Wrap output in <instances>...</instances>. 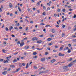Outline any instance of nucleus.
<instances>
[{
	"instance_id": "f257e3e1",
	"label": "nucleus",
	"mask_w": 76,
	"mask_h": 76,
	"mask_svg": "<svg viewBox=\"0 0 76 76\" xmlns=\"http://www.w3.org/2000/svg\"><path fill=\"white\" fill-rule=\"evenodd\" d=\"M32 40L33 41H37V40H38V38L37 37H34L32 38Z\"/></svg>"
},
{
	"instance_id": "f03ea898",
	"label": "nucleus",
	"mask_w": 76,
	"mask_h": 76,
	"mask_svg": "<svg viewBox=\"0 0 76 76\" xmlns=\"http://www.w3.org/2000/svg\"><path fill=\"white\" fill-rule=\"evenodd\" d=\"M23 45H25V43L24 42H21L20 44V47H22Z\"/></svg>"
},
{
	"instance_id": "7ed1b4c3",
	"label": "nucleus",
	"mask_w": 76,
	"mask_h": 76,
	"mask_svg": "<svg viewBox=\"0 0 76 76\" xmlns=\"http://www.w3.org/2000/svg\"><path fill=\"white\" fill-rule=\"evenodd\" d=\"M29 48V47L28 45L24 47V48L26 50L27 49H28Z\"/></svg>"
},
{
	"instance_id": "20e7f679",
	"label": "nucleus",
	"mask_w": 76,
	"mask_h": 76,
	"mask_svg": "<svg viewBox=\"0 0 76 76\" xmlns=\"http://www.w3.org/2000/svg\"><path fill=\"white\" fill-rule=\"evenodd\" d=\"M9 6H10V8H12V7H13V5H12V3H9Z\"/></svg>"
},
{
	"instance_id": "39448f33",
	"label": "nucleus",
	"mask_w": 76,
	"mask_h": 76,
	"mask_svg": "<svg viewBox=\"0 0 76 76\" xmlns=\"http://www.w3.org/2000/svg\"><path fill=\"white\" fill-rule=\"evenodd\" d=\"M45 60V58H43L41 59V61H44Z\"/></svg>"
},
{
	"instance_id": "423d86ee",
	"label": "nucleus",
	"mask_w": 76,
	"mask_h": 76,
	"mask_svg": "<svg viewBox=\"0 0 76 76\" xmlns=\"http://www.w3.org/2000/svg\"><path fill=\"white\" fill-rule=\"evenodd\" d=\"M46 73V72L45 71H42L41 72H39V74L40 75V74H41V73Z\"/></svg>"
},
{
	"instance_id": "0eeeda50",
	"label": "nucleus",
	"mask_w": 76,
	"mask_h": 76,
	"mask_svg": "<svg viewBox=\"0 0 76 76\" xmlns=\"http://www.w3.org/2000/svg\"><path fill=\"white\" fill-rule=\"evenodd\" d=\"M7 71H4L2 73V74L3 75H6V73H7Z\"/></svg>"
},
{
	"instance_id": "6e6552de",
	"label": "nucleus",
	"mask_w": 76,
	"mask_h": 76,
	"mask_svg": "<svg viewBox=\"0 0 76 76\" xmlns=\"http://www.w3.org/2000/svg\"><path fill=\"white\" fill-rule=\"evenodd\" d=\"M2 51L3 53H7V50H4V49H3L2 50Z\"/></svg>"
},
{
	"instance_id": "1a4fd4ad",
	"label": "nucleus",
	"mask_w": 76,
	"mask_h": 76,
	"mask_svg": "<svg viewBox=\"0 0 76 76\" xmlns=\"http://www.w3.org/2000/svg\"><path fill=\"white\" fill-rule=\"evenodd\" d=\"M63 68L64 69H67V68H68V66H64L63 67Z\"/></svg>"
},
{
	"instance_id": "9d476101",
	"label": "nucleus",
	"mask_w": 76,
	"mask_h": 76,
	"mask_svg": "<svg viewBox=\"0 0 76 76\" xmlns=\"http://www.w3.org/2000/svg\"><path fill=\"white\" fill-rule=\"evenodd\" d=\"M41 42H42V40H39L37 41V43L39 44V43H41Z\"/></svg>"
},
{
	"instance_id": "9b49d317",
	"label": "nucleus",
	"mask_w": 76,
	"mask_h": 76,
	"mask_svg": "<svg viewBox=\"0 0 76 76\" xmlns=\"http://www.w3.org/2000/svg\"><path fill=\"white\" fill-rule=\"evenodd\" d=\"M73 64H69L68 65V67H71L72 66H73Z\"/></svg>"
},
{
	"instance_id": "f8f14e48",
	"label": "nucleus",
	"mask_w": 76,
	"mask_h": 76,
	"mask_svg": "<svg viewBox=\"0 0 76 76\" xmlns=\"http://www.w3.org/2000/svg\"><path fill=\"white\" fill-rule=\"evenodd\" d=\"M56 61V60L55 59H53L50 61V62H51V63H54V62H55Z\"/></svg>"
},
{
	"instance_id": "ddd939ff",
	"label": "nucleus",
	"mask_w": 76,
	"mask_h": 76,
	"mask_svg": "<svg viewBox=\"0 0 76 76\" xmlns=\"http://www.w3.org/2000/svg\"><path fill=\"white\" fill-rule=\"evenodd\" d=\"M19 70H20V68H18L17 69L16 71L15 72H15H18V71Z\"/></svg>"
},
{
	"instance_id": "4468645a",
	"label": "nucleus",
	"mask_w": 76,
	"mask_h": 76,
	"mask_svg": "<svg viewBox=\"0 0 76 76\" xmlns=\"http://www.w3.org/2000/svg\"><path fill=\"white\" fill-rule=\"evenodd\" d=\"M10 67H12V68H14V67H15V66L13 65H10Z\"/></svg>"
},
{
	"instance_id": "2eb2a0df",
	"label": "nucleus",
	"mask_w": 76,
	"mask_h": 76,
	"mask_svg": "<svg viewBox=\"0 0 76 76\" xmlns=\"http://www.w3.org/2000/svg\"><path fill=\"white\" fill-rule=\"evenodd\" d=\"M63 47H63H61L60 48V49H59V51H61V50H63Z\"/></svg>"
},
{
	"instance_id": "dca6fc26",
	"label": "nucleus",
	"mask_w": 76,
	"mask_h": 76,
	"mask_svg": "<svg viewBox=\"0 0 76 76\" xmlns=\"http://www.w3.org/2000/svg\"><path fill=\"white\" fill-rule=\"evenodd\" d=\"M52 40V39L51 38H48V39L47 40L48 41H50L51 40Z\"/></svg>"
},
{
	"instance_id": "f3484780",
	"label": "nucleus",
	"mask_w": 76,
	"mask_h": 76,
	"mask_svg": "<svg viewBox=\"0 0 76 76\" xmlns=\"http://www.w3.org/2000/svg\"><path fill=\"white\" fill-rule=\"evenodd\" d=\"M37 50H39V51H40L41 50H42V49H43V48H42L41 49H39V48H37Z\"/></svg>"
},
{
	"instance_id": "a211bd4d",
	"label": "nucleus",
	"mask_w": 76,
	"mask_h": 76,
	"mask_svg": "<svg viewBox=\"0 0 76 76\" xmlns=\"http://www.w3.org/2000/svg\"><path fill=\"white\" fill-rule=\"evenodd\" d=\"M55 32H56V31L54 30V29H53V30L52 31V33H55Z\"/></svg>"
},
{
	"instance_id": "6ab92c4d",
	"label": "nucleus",
	"mask_w": 76,
	"mask_h": 76,
	"mask_svg": "<svg viewBox=\"0 0 76 76\" xmlns=\"http://www.w3.org/2000/svg\"><path fill=\"white\" fill-rule=\"evenodd\" d=\"M28 67H29V65H28V63L26 64V68L27 69V68H28Z\"/></svg>"
},
{
	"instance_id": "aec40b11",
	"label": "nucleus",
	"mask_w": 76,
	"mask_h": 76,
	"mask_svg": "<svg viewBox=\"0 0 76 76\" xmlns=\"http://www.w3.org/2000/svg\"><path fill=\"white\" fill-rule=\"evenodd\" d=\"M68 51H67L68 53H70V52H71V50L70 49H69L68 50Z\"/></svg>"
},
{
	"instance_id": "412c9836",
	"label": "nucleus",
	"mask_w": 76,
	"mask_h": 76,
	"mask_svg": "<svg viewBox=\"0 0 76 76\" xmlns=\"http://www.w3.org/2000/svg\"><path fill=\"white\" fill-rule=\"evenodd\" d=\"M72 60H73L72 58H70V59H68V61H72Z\"/></svg>"
},
{
	"instance_id": "4be33fe9",
	"label": "nucleus",
	"mask_w": 76,
	"mask_h": 76,
	"mask_svg": "<svg viewBox=\"0 0 76 76\" xmlns=\"http://www.w3.org/2000/svg\"><path fill=\"white\" fill-rule=\"evenodd\" d=\"M37 52H34L33 53V55H36V54H37Z\"/></svg>"
},
{
	"instance_id": "5701e85b",
	"label": "nucleus",
	"mask_w": 76,
	"mask_h": 76,
	"mask_svg": "<svg viewBox=\"0 0 76 76\" xmlns=\"http://www.w3.org/2000/svg\"><path fill=\"white\" fill-rule=\"evenodd\" d=\"M18 9L19 10V12H21V9L19 7H18Z\"/></svg>"
},
{
	"instance_id": "b1692460",
	"label": "nucleus",
	"mask_w": 76,
	"mask_h": 76,
	"mask_svg": "<svg viewBox=\"0 0 76 76\" xmlns=\"http://www.w3.org/2000/svg\"><path fill=\"white\" fill-rule=\"evenodd\" d=\"M5 30L6 31H9V29H8V28H7V27H6L5 28Z\"/></svg>"
},
{
	"instance_id": "393cba45",
	"label": "nucleus",
	"mask_w": 76,
	"mask_h": 76,
	"mask_svg": "<svg viewBox=\"0 0 76 76\" xmlns=\"http://www.w3.org/2000/svg\"><path fill=\"white\" fill-rule=\"evenodd\" d=\"M43 9H44V10H45L46 9V7H45V6H43Z\"/></svg>"
},
{
	"instance_id": "a878e982",
	"label": "nucleus",
	"mask_w": 76,
	"mask_h": 76,
	"mask_svg": "<svg viewBox=\"0 0 76 76\" xmlns=\"http://www.w3.org/2000/svg\"><path fill=\"white\" fill-rule=\"evenodd\" d=\"M17 62V60L16 59H15L14 61H13V63H15V62Z\"/></svg>"
},
{
	"instance_id": "bb28decb",
	"label": "nucleus",
	"mask_w": 76,
	"mask_h": 76,
	"mask_svg": "<svg viewBox=\"0 0 76 76\" xmlns=\"http://www.w3.org/2000/svg\"><path fill=\"white\" fill-rule=\"evenodd\" d=\"M34 69H38V68H37V66H34Z\"/></svg>"
},
{
	"instance_id": "cd10ccee",
	"label": "nucleus",
	"mask_w": 76,
	"mask_h": 76,
	"mask_svg": "<svg viewBox=\"0 0 76 76\" xmlns=\"http://www.w3.org/2000/svg\"><path fill=\"white\" fill-rule=\"evenodd\" d=\"M45 55H47V54H48V52H46L45 53Z\"/></svg>"
},
{
	"instance_id": "c85d7f7f",
	"label": "nucleus",
	"mask_w": 76,
	"mask_h": 76,
	"mask_svg": "<svg viewBox=\"0 0 76 76\" xmlns=\"http://www.w3.org/2000/svg\"><path fill=\"white\" fill-rule=\"evenodd\" d=\"M44 35H43V34L42 35H40L39 36V37H40V38H41V37H43Z\"/></svg>"
},
{
	"instance_id": "c756f323",
	"label": "nucleus",
	"mask_w": 76,
	"mask_h": 76,
	"mask_svg": "<svg viewBox=\"0 0 76 76\" xmlns=\"http://www.w3.org/2000/svg\"><path fill=\"white\" fill-rule=\"evenodd\" d=\"M50 37H51L53 38H54V35H50Z\"/></svg>"
},
{
	"instance_id": "7c9ffc66",
	"label": "nucleus",
	"mask_w": 76,
	"mask_h": 76,
	"mask_svg": "<svg viewBox=\"0 0 76 76\" xmlns=\"http://www.w3.org/2000/svg\"><path fill=\"white\" fill-rule=\"evenodd\" d=\"M53 45V43L52 42H51V43H49V44H48L49 45Z\"/></svg>"
},
{
	"instance_id": "2f4dec72",
	"label": "nucleus",
	"mask_w": 76,
	"mask_h": 76,
	"mask_svg": "<svg viewBox=\"0 0 76 76\" xmlns=\"http://www.w3.org/2000/svg\"><path fill=\"white\" fill-rule=\"evenodd\" d=\"M42 15L43 16H45V12H44L43 13Z\"/></svg>"
},
{
	"instance_id": "473e14b6",
	"label": "nucleus",
	"mask_w": 76,
	"mask_h": 76,
	"mask_svg": "<svg viewBox=\"0 0 76 76\" xmlns=\"http://www.w3.org/2000/svg\"><path fill=\"white\" fill-rule=\"evenodd\" d=\"M53 52H54V53H56V52H57V50H53Z\"/></svg>"
},
{
	"instance_id": "72a5a7b5",
	"label": "nucleus",
	"mask_w": 76,
	"mask_h": 76,
	"mask_svg": "<svg viewBox=\"0 0 76 76\" xmlns=\"http://www.w3.org/2000/svg\"><path fill=\"white\" fill-rule=\"evenodd\" d=\"M15 29H17V31L18 30V28L17 27H15L14 28Z\"/></svg>"
},
{
	"instance_id": "f704fd0d",
	"label": "nucleus",
	"mask_w": 76,
	"mask_h": 76,
	"mask_svg": "<svg viewBox=\"0 0 76 76\" xmlns=\"http://www.w3.org/2000/svg\"><path fill=\"white\" fill-rule=\"evenodd\" d=\"M37 58V56H33V58Z\"/></svg>"
},
{
	"instance_id": "c9c22d12",
	"label": "nucleus",
	"mask_w": 76,
	"mask_h": 76,
	"mask_svg": "<svg viewBox=\"0 0 76 76\" xmlns=\"http://www.w3.org/2000/svg\"><path fill=\"white\" fill-rule=\"evenodd\" d=\"M65 49H66V50H69V48H68V47H65Z\"/></svg>"
},
{
	"instance_id": "e433bc0d",
	"label": "nucleus",
	"mask_w": 76,
	"mask_h": 76,
	"mask_svg": "<svg viewBox=\"0 0 76 76\" xmlns=\"http://www.w3.org/2000/svg\"><path fill=\"white\" fill-rule=\"evenodd\" d=\"M58 56H59L60 57L61 56V53H59L58 54Z\"/></svg>"
},
{
	"instance_id": "4c0bfd02",
	"label": "nucleus",
	"mask_w": 76,
	"mask_h": 76,
	"mask_svg": "<svg viewBox=\"0 0 76 76\" xmlns=\"http://www.w3.org/2000/svg\"><path fill=\"white\" fill-rule=\"evenodd\" d=\"M76 18V15L75 14L74 15L73 18Z\"/></svg>"
},
{
	"instance_id": "58836bf2",
	"label": "nucleus",
	"mask_w": 76,
	"mask_h": 76,
	"mask_svg": "<svg viewBox=\"0 0 76 76\" xmlns=\"http://www.w3.org/2000/svg\"><path fill=\"white\" fill-rule=\"evenodd\" d=\"M62 11L63 12H66V10L64 9H63L62 10Z\"/></svg>"
},
{
	"instance_id": "ea45409f",
	"label": "nucleus",
	"mask_w": 76,
	"mask_h": 76,
	"mask_svg": "<svg viewBox=\"0 0 76 76\" xmlns=\"http://www.w3.org/2000/svg\"><path fill=\"white\" fill-rule=\"evenodd\" d=\"M23 74H25V75H28L29 74V72H26L24 73Z\"/></svg>"
},
{
	"instance_id": "a19ab883",
	"label": "nucleus",
	"mask_w": 76,
	"mask_h": 76,
	"mask_svg": "<svg viewBox=\"0 0 76 76\" xmlns=\"http://www.w3.org/2000/svg\"><path fill=\"white\" fill-rule=\"evenodd\" d=\"M19 67H22V64L20 63L19 64Z\"/></svg>"
},
{
	"instance_id": "79ce46f5",
	"label": "nucleus",
	"mask_w": 76,
	"mask_h": 76,
	"mask_svg": "<svg viewBox=\"0 0 76 76\" xmlns=\"http://www.w3.org/2000/svg\"><path fill=\"white\" fill-rule=\"evenodd\" d=\"M58 12H60V9H58L57 10Z\"/></svg>"
},
{
	"instance_id": "37998d69",
	"label": "nucleus",
	"mask_w": 76,
	"mask_h": 76,
	"mask_svg": "<svg viewBox=\"0 0 76 76\" xmlns=\"http://www.w3.org/2000/svg\"><path fill=\"white\" fill-rule=\"evenodd\" d=\"M66 26V25H64L62 26V28H65V27Z\"/></svg>"
},
{
	"instance_id": "c03bdc74",
	"label": "nucleus",
	"mask_w": 76,
	"mask_h": 76,
	"mask_svg": "<svg viewBox=\"0 0 76 76\" xmlns=\"http://www.w3.org/2000/svg\"><path fill=\"white\" fill-rule=\"evenodd\" d=\"M32 49H34V48H35V47L34 46H33L32 48H31Z\"/></svg>"
},
{
	"instance_id": "a18cd8bd",
	"label": "nucleus",
	"mask_w": 76,
	"mask_h": 76,
	"mask_svg": "<svg viewBox=\"0 0 76 76\" xmlns=\"http://www.w3.org/2000/svg\"><path fill=\"white\" fill-rule=\"evenodd\" d=\"M10 28L11 29H12L13 28V26H11Z\"/></svg>"
},
{
	"instance_id": "49530a36",
	"label": "nucleus",
	"mask_w": 76,
	"mask_h": 76,
	"mask_svg": "<svg viewBox=\"0 0 76 76\" xmlns=\"http://www.w3.org/2000/svg\"><path fill=\"white\" fill-rule=\"evenodd\" d=\"M40 25H45V24H44V23H41L40 24Z\"/></svg>"
},
{
	"instance_id": "de8ad7c7",
	"label": "nucleus",
	"mask_w": 76,
	"mask_h": 76,
	"mask_svg": "<svg viewBox=\"0 0 76 76\" xmlns=\"http://www.w3.org/2000/svg\"><path fill=\"white\" fill-rule=\"evenodd\" d=\"M22 65L23 66H25V64L24 63H23L22 64Z\"/></svg>"
},
{
	"instance_id": "09e8293b",
	"label": "nucleus",
	"mask_w": 76,
	"mask_h": 76,
	"mask_svg": "<svg viewBox=\"0 0 76 76\" xmlns=\"http://www.w3.org/2000/svg\"><path fill=\"white\" fill-rule=\"evenodd\" d=\"M41 68L42 69H43L44 70H45V68H44V67H41Z\"/></svg>"
},
{
	"instance_id": "8fccbe9b",
	"label": "nucleus",
	"mask_w": 76,
	"mask_h": 76,
	"mask_svg": "<svg viewBox=\"0 0 76 76\" xmlns=\"http://www.w3.org/2000/svg\"><path fill=\"white\" fill-rule=\"evenodd\" d=\"M73 42H76V39H73Z\"/></svg>"
},
{
	"instance_id": "3c124183",
	"label": "nucleus",
	"mask_w": 76,
	"mask_h": 76,
	"mask_svg": "<svg viewBox=\"0 0 76 76\" xmlns=\"http://www.w3.org/2000/svg\"><path fill=\"white\" fill-rule=\"evenodd\" d=\"M64 34H63V33H62V37H64Z\"/></svg>"
},
{
	"instance_id": "603ef678",
	"label": "nucleus",
	"mask_w": 76,
	"mask_h": 76,
	"mask_svg": "<svg viewBox=\"0 0 76 76\" xmlns=\"http://www.w3.org/2000/svg\"><path fill=\"white\" fill-rule=\"evenodd\" d=\"M48 50H49V51L50 50V47H48Z\"/></svg>"
},
{
	"instance_id": "864d4df0",
	"label": "nucleus",
	"mask_w": 76,
	"mask_h": 76,
	"mask_svg": "<svg viewBox=\"0 0 76 76\" xmlns=\"http://www.w3.org/2000/svg\"><path fill=\"white\" fill-rule=\"evenodd\" d=\"M27 39V37H26L23 39V40H26Z\"/></svg>"
},
{
	"instance_id": "5fc2aeb1",
	"label": "nucleus",
	"mask_w": 76,
	"mask_h": 76,
	"mask_svg": "<svg viewBox=\"0 0 76 76\" xmlns=\"http://www.w3.org/2000/svg\"><path fill=\"white\" fill-rule=\"evenodd\" d=\"M11 36L12 37H15V35H14L13 34H12L11 35Z\"/></svg>"
},
{
	"instance_id": "6e6d98bb",
	"label": "nucleus",
	"mask_w": 76,
	"mask_h": 76,
	"mask_svg": "<svg viewBox=\"0 0 76 76\" xmlns=\"http://www.w3.org/2000/svg\"><path fill=\"white\" fill-rule=\"evenodd\" d=\"M2 12V9L1 8H0V12Z\"/></svg>"
},
{
	"instance_id": "4d7b16f0",
	"label": "nucleus",
	"mask_w": 76,
	"mask_h": 76,
	"mask_svg": "<svg viewBox=\"0 0 76 76\" xmlns=\"http://www.w3.org/2000/svg\"><path fill=\"white\" fill-rule=\"evenodd\" d=\"M50 26V25L48 24H47L46 25L45 27H48V26Z\"/></svg>"
},
{
	"instance_id": "13d9d810",
	"label": "nucleus",
	"mask_w": 76,
	"mask_h": 76,
	"mask_svg": "<svg viewBox=\"0 0 76 76\" xmlns=\"http://www.w3.org/2000/svg\"><path fill=\"white\" fill-rule=\"evenodd\" d=\"M68 45L69 47H71V44H69Z\"/></svg>"
},
{
	"instance_id": "bf43d9fd",
	"label": "nucleus",
	"mask_w": 76,
	"mask_h": 76,
	"mask_svg": "<svg viewBox=\"0 0 76 76\" xmlns=\"http://www.w3.org/2000/svg\"><path fill=\"white\" fill-rule=\"evenodd\" d=\"M10 70H11V69L10 68L8 69V71H10Z\"/></svg>"
},
{
	"instance_id": "052dcab7",
	"label": "nucleus",
	"mask_w": 76,
	"mask_h": 76,
	"mask_svg": "<svg viewBox=\"0 0 76 76\" xmlns=\"http://www.w3.org/2000/svg\"><path fill=\"white\" fill-rule=\"evenodd\" d=\"M26 31H28V28L26 27Z\"/></svg>"
},
{
	"instance_id": "680f3d73",
	"label": "nucleus",
	"mask_w": 76,
	"mask_h": 76,
	"mask_svg": "<svg viewBox=\"0 0 76 76\" xmlns=\"http://www.w3.org/2000/svg\"><path fill=\"white\" fill-rule=\"evenodd\" d=\"M69 11H72V10H73L72 9H69Z\"/></svg>"
},
{
	"instance_id": "e2e57ef3",
	"label": "nucleus",
	"mask_w": 76,
	"mask_h": 76,
	"mask_svg": "<svg viewBox=\"0 0 76 76\" xmlns=\"http://www.w3.org/2000/svg\"><path fill=\"white\" fill-rule=\"evenodd\" d=\"M50 8L49 7H48L47 8V10H50Z\"/></svg>"
},
{
	"instance_id": "0e129e2a",
	"label": "nucleus",
	"mask_w": 76,
	"mask_h": 76,
	"mask_svg": "<svg viewBox=\"0 0 76 76\" xmlns=\"http://www.w3.org/2000/svg\"><path fill=\"white\" fill-rule=\"evenodd\" d=\"M37 4H38V5H40V3H39V2H38Z\"/></svg>"
},
{
	"instance_id": "69168bd1",
	"label": "nucleus",
	"mask_w": 76,
	"mask_h": 76,
	"mask_svg": "<svg viewBox=\"0 0 76 76\" xmlns=\"http://www.w3.org/2000/svg\"><path fill=\"white\" fill-rule=\"evenodd\" d=\"M45 72H46V73H47V72H49V70H47L46 71H45Z\"/></svg>"
},
{
	"instance_id": "338daca9",
	"label": "nucleus",
	"mask_w": 76,
	"mask_h": 76,
	"mask_svg": "<svg viewBox=\"0 0 76 76\" xmlns=\"http://www.w3.org/2000/svg\"><path fill=\"white\" fill-rule=\"evenodd\" d=\"M76 62V60H75L73 61L72 62V63H74V62Z\"/></svg>"
},
{
	"instance_id": "774afa93",
	"label": "nucleus",
	"mask_w": 76,
	"mask_h": 76,
	"mask_svg": "<svg viewBox=\"0 0 76 76\" xmlns=\"http://www.w3.org/2000/svg\"><path fill=\"white\" fill-rule=\"evenodd\" d=\"M28 12H29V11L30 10V9H29V8H28Z\"/></svg>"
}]
</instances>
